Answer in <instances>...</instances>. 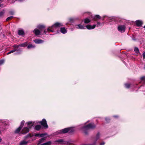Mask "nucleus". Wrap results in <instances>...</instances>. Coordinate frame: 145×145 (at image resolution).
<instances>
[{
    "mask_svg": "<svg viewBox=\"0 0 145 145\" xmlns=\"http://www.w3.org/2000/svg\"><path fill=\"white\" fill-rule=\"evenodd\" d=\"M63 25L62 24L58 22H57L53 25L51 27V29L48 28L47 30H44V33L46 34V33L47 31H51L54 32V30H56L57 28H58Z\"/></svg>",
    "mask_w": 145,
    "mask_h": 145,
    "instance_id": "nucleus-1",
    "label": "nucleus"
},
{
    "mask_svg": "<svg viewBox=\"0 0 145 145\" xmlns=\"http://www.w3.org/2000/svg\"><path fill=\"white\" fill-rule=\"evenodd\" d=\"M95 125L93 123H90L89 124L83 126L82 128V129L84 131L86 134H88L87 131L90 129H93L95 127Z\"/></svg>",
    "mask_w": 145,
    "mask_h": 145,
    "instance_id": "nucleus-2",
    "label": "nucleus"
},
{
    "mask_svg": "<svg viewBox=\"0 0 145 145\" xmlns=\"http://www.w3.org/2000/svg\"><path fill=\"white\" fill-rule=\"evenodd\" d=\"M76 28L77 29H86V27L88 29H94L95 28L96 26V25H88L86 26V27L85 26L82 25L81 24H79L76 25H75Z\"/></svg>",
    "mask_w": 145,
    "mask_h": 145,
    "instance_id": "nucleus-3",
    "label": "nucleus"
},
{
    "mask_svg": "<svg viewBox=\"0 0 145 145\" xmlns=\"http://www.w3.org/2000/svg\"><path fill=\"white\" fill-rule=\"evenodd\" d=\"M55 142H58L60 144H65L67 145H71L73 144V142L71 140H69L67 141H65L63 139L57 140L55 141Z\"/></svg>",
    "mask_w": 145,
    "mask_h": 145,
    "instance_id": "nucleus-4",
    "label": "nucleus"
},
{
    "mask_svg": "<svg viewBox=\"0 0 145 145\" xmlns=\"http://www.w3.org/2000/svg\"><path fill=\"white\" fill-rule=\"evenodd\" d=\"M74 131V129L73 127H70L65 128L59 131L58 132L60 133H65L67 132L71 133L73 132Z\"/></svg>",
    "mask_w": 145,
    "mask_h": 145,
    "instance_id": "nucleus-5",
    "label": "nucleus"
},
{
    "mask_svg": "<svg viewBox=\"0 0 145 145\" xmlns=\"http://www.w3.org/2000/svg\"><path fill=\"white\" fill-rule=\"evenodd\" d=\"M37 27L40 29V30L37 29H35L33 31L35 34L37 35L40 34V32L42 31V30L41 29L44 28V27L42 25H39L37 26Z\"/></svg>",
    "mask_w": 145,
    "mask_h": 145,
    "instance_id": "nucleus-6",
    "label": "nucleus"
},
{
    "mask_svg": "<svg viewBox=\"0 0 145 145\" xmlns=\"http://www.w3.org/2000/svg\"><path fill=\"white\" fill-rule=\"evenodd\" d=\"M125 27L124 25H119L118 27V31L121 32H124L125 30Z\"/></svg>",
    "mask_w": 145,
    "mask_h": 145,
    "instance_id": "nucleus-7",
    "label": "nucleus"
},
{
    "mask_svg": "<svg viewBox=\"0 0 145 145\" xmlns=\"http://www.w3.org/2000/svg\"><path fill=\"white\" fill-rule=\"evenodd\" d=\"M39 123L44 127L46 128H48V125L47 124L46 121L45 119H43L42 120L40 121Z\"/></svg>",
    "mask_w": 145,
    "mask_h": 145,
    "instance_id": "nucleus-8",
    "label": "nucleus"
},
{
    "mask_svg": "<svg viewBox=\"0 0 145 145\" xmlns=\"http://www.w3.org/2000/svg\"><path fill=\"white\" fill-rule=\"evenodd\" d=\"M27 44L28 43L27 42H25L18 45H14L13 46V47L14 48H15L20 46L25 47L27 46Z\"/></svg>",
    "mask_w": 145,
    "mask_h": 145,
    "instance_id": "nucleus-9",
    "label": "nucleus"
},
{
    "mask_svg": "<svg viewBox=\"0 0 145 145\" xmlns=\"http://www.w3.org/2000/svg\"><path fill=\"white\" fill-rule=\"evenodd\" d=\"M29 131V129L27 127H24L22 130L21 133L22 134H25L28 132Z\"/></svg>",
    "mask_w": 145,
    "mask_h": 145,
    "instance_id": "nucleus-10",
    "label": "nucleus"
},
{
    "mask_svg": "<svg viewBox=\"0 0 145 145\" xmlns=\"http://www.w3.org/2000/svg\"><path fill=\"white\" fill-rule=\"evenodd\" d=\"M34 122L32 121L27 122L26 123L27 125V127L29 129L31 128L34 125Z\"/></svg>",
    "mask_w": 145,
    "mask_h": 145,
    "instance_id": "nucleus-11",
    "label": "nucleus"
},
{
    "mask_svg": "<svg viewBox=\"0 0 145 145\" xmlns=\"http://www.w3.org/2000/svg\"><path fill=\"white\" fill-rule=\"evenodd\" d=\"M7 126V125L5 123H3L1 125H0V128L2 131H3L6 129Z\"/></svg>",
    "mask_w": 145,
    "mask_h": 145,
    "instance_id": "nucleus-12",
    "label": "nucleus"
},
{
    "mask_svg": "<svg viewBox=\"0 0 145 145\" xmlns=\"http://www.w3.org/2000/svg\"><path fill=\"white\" fill-rule=\"evenodd\" d=\"M136 25L138 27H140L141 26L143 23L142 21L140 20H137L135 21Z\"/></svg>",
    "mask_w": 145,
    "mask_h": 145,
    "instance_id": "nucleus-13",
    "label": "nucleus"
},
{
    "mask_svg": "<svg viewBox=\"0 0 145 145\" xmlns=\"http://www.w3.org/2000/svg\"><path fill=\"white\" fill-rule=\"evenodd\" d=\"M34 42L35 43L38 44L42 43L44 41L41 39H36L34 40Z\"/></svg>",
    "mask_w": 145,
    "mask_h": 145,
    "instance_id": "nucleus-14",
    "label": "nucleus"
},
{
    "mask_svg": "<svg viewBox=\"0 0 145 145\" xmlns=\"http://www.w3.org/2000/svg\"><path fill=\"white\" fill-rule=\"evenodd\" d=\"M28 141H26L25 140H23L21 141L19 145H26L28 143Z\"/></svg>",
    "mask_w": 145,
    "mask_h": 145,
    "instance_id": "nucleus-15",
    "label": "nucleus"
},
{
    "mask_svg": "<svg viewBox=\"0 0 145 145\" xmlns=\"http://www.w3.org/2000/svg\"><path fill=\"white\" fill-rule=\"evenodd\" d=\"M18 47L14 48L15 50H16V51H17V53L15 54H20L22 50L20 48H19Z\"/></svg>",
    "mask_w": 145,
    "mask_h": 145,
    "instance_id": "nucleus-16",
    "label": "nucleus"
},
{
    "mask_svg": "<svg viewBox=\"0 0 145 145\" xmlns=\"http://www.w3.org/2000/svg\"><path fill=\"white\" fill-rule=\"evenodd\" d=\"M60 31L61 33L65 34L67 32V30L65 29V27H62L60 29Z\"/></svg>",
    "mask_w": 145,
    "mask_h": 145,
    "instance_id": "nucleus-17",
    "label": "nucleus"
},
{
    "mask_svg": "<svg viewBox=\"0 0 145 145\" xmlns=\"http://www.w3.org/2000/svg\"><path fill=\"white\" fill-rule=\"evenodd\" d=\"M101 17L100 16H99V15H95L94 16V18H93V20L94 21H97V20L96 19H101Z\"/></svg>",
    "mask_w": 145,
    "mask_h": 145,
    "instance_id": "nucleus-18",
    "label": "nucleus"
},
{
    "mask_svg": "<svg viewBox=\"0 0 145 145\" xmlns=\"http://www.w3.org/2000/svg\"><path fill=\"white\" fill-rule=\"evenodd\" d=\"M18 33L19 35H22L24 34V32L22 30H18Z\"/></svg>",
    "mask_w": 145,
    "mask_h": 145,
    "instance_id": "nucleus-19",
    "label": "nucleus"
},
{
    "mask_svg": "<svg viewBox=\"0 0 145 145\" xmlns=\"http://www.w3.org/2000/svg\"><path fill=\"white\" fill-rule=\"evenodd\" d=\"M41 128V126L40 125H37L35 127V129L37 131L39 130Z\"/></svg>",
    "mask_w": 145,
    "mask_h": 145,
    "instance_id": "nucleus-20",
    "label": "nucleus"
},
{
    "mask_svg": "<svg viewBox=\"0 0 145 145\" xmlns=\"http://www.w3.org/2000/svg\"><path fill=\"white\" fill-rule=\"evenodd\" d=\"M22 128V127H19L16 130L15 132V133H19Z\"/></svg>",
    "mask_w": 145,
    "mask_h": 145,
    "instance_id": "nucleus-21",
    "label": "nucleus"
},
{
    "mask_svg": "<svg viewBox=\"0 0 145 145\" xmlns=\"http://www.w3.org/2000/svg\"><path fill=\"white\" fill-rule=\"evenodd\" d=\"M84 22L85 24H88L90 22V20L88 18H86L84 20Z\"/></svg>",
    "mask_w": 145,
    "mask_h": 145,
    "instance_id": "nucleus-22",
    "label": "nucleus"
},
{
    "mask_svg": "<svg viewBox=\"0 0 145 145\" xmlns=\"http://www.w3.org/2000/svg\"><path fill=\"white\" fill-rule=\"evenodd\" d=\"M35 47V46L33 45L32 44H29L27 46V48L28 49H30L31 48H34Z\"/></svg>",
    "mask_w": 145,
    "mask_h": 145,
    "instance_id": "nucleus-23",
    "label": "nucleus"
},
{
    "mask_svg": "<svg viewBox=\"0 0 145 145\" xmlns=\"http://www.w3.org/2000/svg\"><path fill=\"white\" fill-rule=\"evenodd\" d=\"M134 51L136 53H139V50L138 48L135 47L134 48Z\"/></svg>",
    "mask_w": 145,
    "mask_h": 145,
    "instance_id": "nucleus-24",
    "label": "nucleus"
},
{
    "mask_svg": "<svg viewBox=\"0 0 145 145\" xmlns=\"http://www.w3.org/2000/svg\"><path fill=\"white\" fill-rule=\"evenodd\" d=\"M51 144V142L50 141H48L45 143H44L40 145H50Z\"/></svg>",
    "mask_w": 145,
    "mask_h": 145,
    "instance_id": "nucleus-25",
    "label": "nucleus"
},
{
    "mask_svg": "<svg viewBox=\"0 0 145 145\" xmlns=\"http://www.w3.org/2000/svg\"><path fill=\"white\" fill-rule=\"evenodd\" d=\"M100 136V134L99 133H98L97 134L95 138V141H97L99 138Z\"/></svg>",
    "mask_w": 145,
    "mask_h": 145,
    "instance_id": "nucleus-26",
    "label": "nucleus"
},
{
    "mask_svg": "<svg viewBox=\"0 0 145 145\" xmlns=\"http://www.w3.org/2000/svg\"><path fill=\"white\" fill-rule=\"evenodd\" d=\"M24 123H25L24 121V120L22 121L21 122V124H20V127L22 128L24 125Z\"/></svg>",
    "mask_w": 145,
    "mask_h": 145,
    "instance_id": "nucleus-27",
    "label": "nucleus"
},
{
    "mask_svg": "<svg viewBox=\"0 0 145 145\" xmlns=\"http://www.w3.org/2000/svg\"><path fill=\"white\" fill-rule=\"evenodd\" d=\"M15 51H16V50H15L14 49L13 50H11L10 51L8 52L7 54V55H8L10 54L11 53H13Z\"/></svg>",
    "mask_w": 145,
    "mask_h": 145,
    "instance_id": "nucleus-28",
    "label": "nucleus"
},
{
    "mask_svg": "<svg viewBox=\"0 0 145 145\" xmlns=\"http://www.w3.org/2000/svg\"><path fill=\"white\" fill-rule=\"evenodd\" d=\"M75 20V19L74 18H70L69 19V21L71 23H72Z\"/></svg>",
    "mask_w": 145,
    "mask_h": 145,
    "instance_id": "nucleus-29",
    "label": "nucleus"
},
{
    "mask_svg": "<svg viewBox=\"0 0 145 145\" xmlns=\"http://www.w3.org/2000/svg\"><path fill=\"white\" fill-rule=\"evenodd\" d=\"M45 140V138H42L41 139H40L39 141V143H40L42 142Z\"/></svg>",
    "mask_w": 145,
    "mask_h": 145,
    "instance_id": "nucleus-30",
    "label": "nucleus"
},
{
    "mask_svg": "<svg viewBox=\"0 0 145 145\" xmlns=\"http://www.w3.org/2000/svg\"><path fill=\"white\" fill-rule=\"evenodd\" d=\"M13 17L12 16L9 17L6 19V21H7L9 20H10L11 19H12L13 18Z\"/></svg>",
    "mask_w": 145,
    "mask_h": 145,
    "instance_id": "nucleus-31",
    "label": "nucleus"
},
{
    "mask_svg": "<svg viewBox=\"0 0 145 145\" xmlns=\"http://www.w3.org/2000/svg\"><path fill=\"white\" fill-rule=\"evenodd\" d=\"M125 87L127 88H129L130 87V85L128 84H125Z\"/></svg>",
    "mask_w": 145,
    "mask_h": 145,
    "instance_id": "nucleus-32",
    "label": "nucleus"
},
{
    "mask_svg": "<svg viewBox=\"0 0 145 145\" xmlns=\"http://www.w3.org/2000/svg\"><path fill=\"white\" fill-rule=\"evenodd\" d=\"M4 60L2 59L0 60V65L3 64L4 62Z\"/></svg>",
    "mask_w": 145,
    "mask_h": 145,
    "instance_id": "nucleus-33",
    "label": "nucleus"
},
{
    "mask_svg": "<svg viewBox=\"0 0 145 145\" xmlns=\"http://www.w3.org/2000/svg\"><path fill=\"white\" fill-rule=\"evenodd\" d=\"M4 13L3 12H0V17H2L4 15Z\"/></svg>",
    "mask_w": 145,
    "mask_h": 145,
    "instance_id": "nucleus-34",
    "label": "nucleus"
},
{
    "mask_svg": "<svg viewBox=\"0 0 145 145\" xmlns=\"http://www.w3.org/2000/svg\"><path fill=\"white\" fill-rule=\"evenodd\" d=\"M141 79L142 81L145 82V76L142 77L141 78Z\"/></svg>",
    "mask_w": 145,
    "mask_h": 145,
    "instance_id": "nucleus-35",
    "label": "nucleus"
},
{
    "mask_svg": "<svg viewBox=\"0 0 145 145\" xmlns=\"http://www.w3.org/2000/svg\"><path fill=\"white\" fill-rule=\"evenodd\" d=\"M46 134L42 133L40 134V137H43L44 136L46 135Z\"/></svg>",
    "mask_w": 145,
    "mask_h": 145,
    "instance_id": "nucleus-36",
    "label": "nucleus"
},
{
    "mask_svg": "<svg viewBox=\"0 0 145 145\" xmlns=\"http://www.w3.org/2000/svg\"><path fill=\"white\" fill-rule=\"evenodd\" d=\"M28 137H31V135L29 134L28 135H26L25 137V138H27Z\"/></svg>",
    "mask_w": 145,
    "mask_h": 145,
    "instance_id": "nucleus-37",
    "label": "nucleus"
},
{
    "mask_svg": "<svg viewBox=\"0 0 145 145\" xmlns=\"http://www.w3.org/2000/svg\"><path fill=\"white\" fill-rule=\"evenodd\" d=\"M35 136L36 137H40V134L38 133L35 135Z\"/></svg>",
    "mask_w": 145,
    "mask_h": 145,
    "instance_id": "nucleus-38",
    "label": "nucleus"
},
{
    "mask_svg": "<svg viewBox=\"0 0 145 145\" xmlns=\"http://www.w3.org/2000/svg\"><path fill=\"white\" fill-rule=\"evenodd\" d=\"M101 24L100 22H97V27L101 25Z\"/></svg>",
    "mask_w": 145,
    "mask_h": 145,
    "instance_id": "nucleus-39",
    "label": "nucleus"
},
{
    "mask_svg": "<svg viewBox=\"0 0 145 145\" xmlns=\"http://www.w3.org/2000/svg\"><path fill=\"white\" fill-rule=\"evenodd\" d=\"M9 13L11 15H13L14 14V12L13 11H10Z\"/></svg>",
    "mask_w": 145,
    "mask_h": 145,
    "instance_id": "nucleus-40",
    "label": "nucleus"
},
{
    "mask_svg": "<svg viewBox=\"0 0 145 145\" xmlns=\"http://www.w3.org/2000/svg\"><path fill=\"white\" fill-rule=\"evenodd\" d=\"M142 56H143V58L144 59H145V52H144V53H143Z\"/></svg>",
    "mask_w": 145,
    "mask_h": 145,
    "instance_id": "nucleus-41",
    "label": "nucleus"
},
{
    "mask_svg": "<svg viewBox=\"0 0 145 145\" xmlns=\"http://www.w3.org/2000/svg\"><path fill=\"white\" fill-rule=\"evenodd\" d=\"M16 1L19 2H22L24 1V0H16Z\"/></svg>",
    "mask_w": 145,
    "mask_h": 145,
    "instance_id": "nucleus-42",
    "label": "nucleus"
},
{
    "mask_svg": "<svg viewBox=\"0 0 145 145\" xmlns=\"http://www.w3.org/2000/svg\"><path fill=\"white\" fill-rule=\"evenodd\" d=\"M105 144L104 142H103L100 144V145H104Z\"/></svg>",
    "mask_w": 145,
    "mask_h": 145,
    "instance_id": "nucleus-43",
    "label": "nucleus"
},
{
    "mask_svg": "<svg viewBox=\"0 0 145 145\" xmlns=\"http://www.w3.org/2000/svg\"><path fill=\"white\" fill-rule=\"evenodd\" d=\"M105 120H106V121H108V120H109V118H105Z\"/></svg>",
    "mask_w": 145,
    "mask_h": 145,
    "instance_id": "nucleus-44",
    "label": "nucleus"
},
{
    "mask_svg": "<svg viewBox=\"0 0 145 145\" xmlns=\"http://www.w3.org/2000/svg\"><path fill=\"white\" fill-rule=\"evenodd\" d=\"M114 118H116L118 117V116H114Z\"/></svg>",
    "mask_w": 145,
    "mask_h": 145,
    "instance_id": "nucleus-45",
    "label": "nucleus"
},
{
    "mask_svg": "<svg viewBox=\"0 0 145 145\" xmlns=\"http://www.w3.org/2000/svg\"><path fill=\"white\" fill-rule=\"evenodd\" d=\"M2 140L1 138L0 137V142Z\"/></svg>",
    "mask_w": 145,
    "mask_h": 145,
    "instance_id": "nucleus-46",
    "label": "nucleus"
},
{
    "mask_svg": "<svg viewBox=\"0 0 145 145\" xmlns=\"http://www.w3.org/2000/svg\"><path fill=\"white\" fill-rule=\"evenodd\" d=\"M144 27L145 28V25L144 26Z\"/></svg>",
    "mask_w": 145,
    "mask_h": 145,
    "instance_id": "nucleus-47",
    "label": "nucleus"
},
{
    "mask_svg": "<svg viewBox=\"0 0 145 145\" xmlns=\"http://www.w3.org/2000/svg\"><path fill=\"white\" fill-rule=\"evenodd\" d=\"M133 39V40H135V39Z\"/></svg>",
    "mask_w": 145,
    "mask_h": 145,
    "instance_id": "nucleus-48",
    "label": "nucleus"
},
{
    "mask_svg": "<svg viewBox=\"0 0 145 145\" xmlns=\"http://www.w3.org/2000/svg\"><path fill=\"white\" fill-rule=\"evenodd\" d=\"M1 132L0 131V133H1Z\"/></svg>",
    "mask_w": 145,
    "mask_h": 145,
    "instance_id": "nucleus-49",
    "label": "nucleus"
},
{
    "mask_svg": "<svg viewBox=\"0 0 145 145\" xmlns=\"http://www.w3.org/2000/svg\"><path fill=\"white\" fill-rule=\"evenodd\" d=\"M0 7H1V6H0Z\"/></svg>",
    "mask_w": 145,
    "mask_h": 145,
    "instance_id": "nucleus-50",
    "label": "nucleus"
}]
</instances>
